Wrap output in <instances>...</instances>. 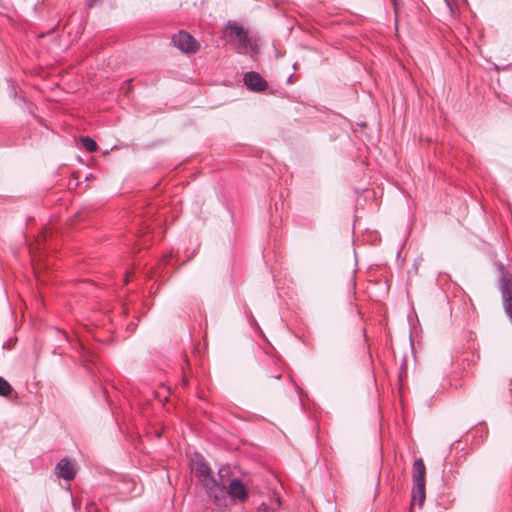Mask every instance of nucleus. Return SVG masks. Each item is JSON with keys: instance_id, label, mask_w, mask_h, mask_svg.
<instances>
[{"instance_id": "10", "label": "nucleus", "mask_w": 512, "mask_h": 512, "mask_svg": "<svg viewBox=\"0 0 512 512\" xmlns=\"http://www.w3.org/2000/svg\"><path fill=\"white\" fill-rule=\"evenodd\" d=\"M446 8L449 11L451 17H455L458 14V8L452 2V0H444Z\"/></svg>"}, {"instance_id": "4", "label": "nucleus", "mask_w": 512, "mask_h": 512, "mask_svg": "<svg viewBox=\"0 0 512 512\" xmlns=\"http://www.w3.org/2000/svg\"><path fill=\"white\" fill-rule=\"evenodd\" d=\"M244 84L251 91L262 92L267 89L266 80L257 72L250 71L244 75Z\"/></svg>"}, {"instance_id": "2", "label": "nucleus", "mask_w": 512, "mask_h": 512, "mask_svg": "<svg viewBox=\"0 0 512 512\" xmlns=\"http://www.w3.org/2000/svg\"><path fill=\"white\" fill-rule=\"evenodd\" d=\"M425 473L426 468L421 458L416 459L413 464V493L412 498L419 505L425 500Z\"/></svg>"}, {"instance_id": "3", "label": "nucleus", "mask_w": 512, "mask_h": 512, "mask_svg": "<svg viewBox=\"0 0 512 512\" xmlns=\"http://www.w3.org/2000/svg\"><path fill=\"white\" fill-rule=\"evenodd\" d=\"M172 42L179 50L185 53H195L199 49V43L187 32L180 31L174 35Z\"/></svg>"}, {"instance_id": "8", "label": "nucleus", "mask_w": 512, "mask_h": 512, "mask_svg": "<svg viewBox=\"0 0 512 512\" xmlns=\"http://www.w3.org/2000/svg\"><path fill=\"white\" fill-rule=\"evenodd\" d=\"M83 148L88 152H94L97 150L96 142L90 137H81L80 139Z\"/></svg>"}, {"instance_id": "12", "label": "nucleus", "mask_w": 512, "mask_h": 512, "mask_svg": "<svg viewBox=\"0 0 512 512\" xmlns=\"http://www.w3.org/2000/svg\"><path fill=\"white\" fill-rule=\"evenodd\" d=\"M399 0H391L392 4L394 5V7L396 8L397 6V3H398Z\"/></svg>"}, {"instance_id": "1", "label": "nucleus", "mask_w": 512, "mask_h": 512, "mask_svg": "<svg viewBox=\"0 0 512 512\" xmlns=\"http://www.w3.org/2000/svg\"><path fill=\"white\" fill-rule=\"evenodd\" d=\"M191 470L201 482L203 488L206 490L207 495L215 500L224 495L226 490V483L223 478L228 474V469L220 468L219 476L221 481L218 482L211 474L210 467L205 463L203 457L196 455L192 461Z\"/></svg>"}, {"instance_id": "6", "label": "nucleus", "mask_w": 512, "mask_h": 512, "mask_svg": "<svg viewBox=\"0 0 512 512\" xmlns=\"http://www.w3.org/2000/svg\"><path fill=\"white\" fill-rule=\"evenodd\" d=\"M227 493L240 501H245L248 498V493L246 491L245 486L243 483L238 479H233L230 481L228 486L226 485Z\"/></svg>"}, {"instance_id": "11", "label": "nucleus", "mask_w": 512, "mask_h": 512, "mask_svg": "<svg viewBox=\"0 0 512 512\" xmlns=\"http://www.w3.org/2000/svg\"><path fill=\"white\" fill-rule=\"evenodd\" d=\"M98 0H86V6L88 8H92L96 3H97Z\"/></svg>"}, {"instance_id": "7", "label": "nucleus", "mask_w": 512, "mask_h": 512, "mask_svg": "<svg viewBox=\"0 0 512 512\" xmlns=\"http://www.w3.org/2000/svg\"><path fill=\"white\" fill-rule=\"evenodd\" d=\"M227 28L235 33L241 48L246 50L250 46L251 41L248 32L243 27L239 26L236 22L229 21Z\"/></svg>"}, {"instance_id": "5", "label": "nucleus", "mask_w": 512, "mask_h": 512, "mask_svg": "<svg viewBox=\"0 0 512 512\" xmlns=\"http://www.w3.org/2000/svg\"><path fill=\"white\" fill-rule=\"evenodd\" d=\"M55 472L59 478L64 480H72L76 475L74 464L66 458H63L58 462L55 467Z\"/></svg>"}, {"instance_id": "13", "label": "nucleus", "mask_w": 512, "mask_h": 512, "mask_svg": "<svg viewBox=\"0 0 512 512\" xmlns=\"http://www.w3.org/2000/svg\"><path fill=\"white\" fill-rule=\"evenodd\" d=\"M493 68H494L496 71H499V70H500L499 66H498V65H496V64H494Z\"/></svg>"}, {"instance_id": "9", "label": "nucleus", "mask_w": 512, "mask_h": 512, "mask_svg": "<svg viewBox=\"0 0 512 512\" xmlns=\"http://www.w3.org/2000/svg\"><path fill=\"white\" fill-rule=\"evenodd\" d=\"M12 392V387L3 377L0 376V396H8Z\"/></svg>"}, {"instance_id": "14", "label": "nucleus", "mask_w": 512, "mask_h": 512, "mask_svg": "<svg viewBox=\"0 0 512 512\" xmlns=\"http://www.w3.org/2000/svg\"><path fill=\"white\" fill-rule=\"evenodd\" d=\"M361 332L363 333V337L365 338V329L364 328H361Z\"/></svg>"}]
</instances>
